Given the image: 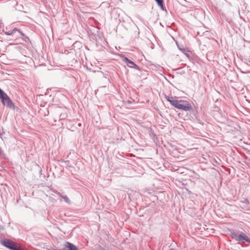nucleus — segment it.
<instances>
[{"mask_svg": "<svg viewBox=\"0 0 250 250\" xmlns=\"http://www.w3.org/2000/svg\"><path fill=\"white\" fill-rule=\"evenodd\" d=\"M61 197L64 200L66 203L68 204L70 203L69 198L66 196L61 195Z\"/></svg>", "mask_w": 250, "mask_h": 250, "instance_id": "423d86ee", "label": "nucleus"}, {"mask_svg": "<svg viewBox=\"0 0 250 250\" xmlns=\"http://www.w3.org/2000/svg\"><path fill=\"white\" fill-rule=\"evenodd\" d=\"M123 61L127 63L129 67H133L134 66H136V64L131 61L128 59L127 58L125 57L123 59Z\"/></svg>", "mask_w": 250, "mask_h": 250, "instance_id": "20e7f679", "label": "nucleus"}, {"mask_svg": "<svg viewBox=\"0 0 250 250\" xmlns=\"http://www.w3.org/2000/svg\"><path fill=\"white\" fill-rule=\"evenodd\" d=\"M231 237L237 241H245L250 243V238L244 233L237 234L235 232L231 233Z\"/></svg>", "mask_w": 250, "mask_h": 250, "instance_id": "7ed1b4c3", "label": "nucleus"}, {"mask_svg": "<svg viewBox=\"0 0 250 250\" xmlns=\"http://www.w3.org/2000/svg\"><path fill=\"white\" fill-rule=\"evenodd\" d=\"M166 99L173 106L179 109L184 111H189L192 109V106L190 103L185 100H178L173 97L167 96H165Z\"/></svg>", "mask_w": 250, "mask_h": 250, "instance_id": "f257e3e1", "label": "nucleus"}, {"mask_svg": "<svg viewBox=\"0 0 250 250\" xmlns=\"http://www.w3.org/2000/svg\"><path fill=\"white\" fill-rule=\"evenodd\" d=\"M157 2L158 6H159L162 9H164L163 0H155Z\"/></svg>", "mask_w": 250, "mask_h": 250, "instance_id": "39448f33", "label": "nucleus"}, {"mask_svg": "<svg viewBox=\"0 0 250 250\" xmlns=\"http://www.w3.org/2000/svg\"><path fill=\"white\" fill-rule=\"evenodd\" d=\"M6 34H7V35H11V33L10 32H7V33H6Z\"/></svg>", "mask_w": 250, "mask_h": 250, "instance_id": "6e6552de", "label": "nucleus"}, {"mask_svg": "<svg viewBox=\"0 0 250 250\" xmlns=\"http://www.w3.org/2000/svg\"><path fill=\"white\" fill-rule=\"evenodd\" d=\"M0 99H1V102L4 105L7 107L13 109L14 108V104L9 98V97L0 89Z\"/></svg>", "mask_w": 250, "mask_h": 250, "instance_id": "f03ea898", "label": "nucleus"}, {"mask_svg": "<svg viewBox=\"0 0 250 250\" xmlns=\"http://www.w3.org/2000/svg\"><path fill=\"white\" fill-rule=\"evenodd\" d=\"M94 250H104V248L101 246H97Z\"/></svg>", "mask_w": 250, "mask_h": 250, "instance_id": "0eeeda50", "label": "nucleus"}]
</instances>
